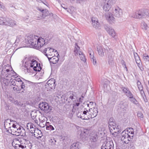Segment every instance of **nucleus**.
I'll return each instance as SVG.
<instances>
[{"instance_id":"f257e3e1","label":"nucleus","mask_w":149,"mask_h":149,"mask_svg":"<svg viewBox=\"0 0 149 149\" xmlns=\"http://www.w3.org/2000/svg\"><path fill=\"white\" fill-rule=\"evenodd\" d=\"M21 65L22 70L26 74L31 72L30 68L33 67V70L39 72L41 69L40 64L30 57L24 58L22 61Z\"/></svg>"},{"instance_id":"f03ea898","label":"nucleus","mask_w":149,"mask_h":149,"mask_svg":"<svg viewBox=\"0 0 149 149\" xmlns=\"http://www.w3.org/2000/svg\"><path fill=\"white\" fill-rule=\"evenodd\" d=\"M44 38L36 36H30L26 39V42L29 46L37 49L40 48L47 44Z\"/></svg>"},{"instance_id":"7ed1b4c3","label":"nucleus","mask_w":149,"mask_h":149,"mask_svg":"<svg viewBox=\"0 0 149 149\" xmlns=\"http://www.w3.org/2000/svg\"><path fill=\"white\" fill-rule=\"evenodd\" d=\"M112 14L107 13L106 14V19L110 23H113L115 22V18L113 16L118 18L120 17L123 15V11L119 7L116 6L112 8Z\"/></svg>"},{"instance_id":"20e7f679","label":"nucleus","mask_w":149,"mask_h":149,"mask_svg":"<svg viewBox=\"0 0 149 149\" xmlns=\"http://www.w3.org/2000/svg\"><path fill=\"white\" fill-rule=\"evenodd\" d=\"M9 128H11V133L13 135L17 136H24L25 135V130L24 128L17 124L13 123L12 127H10Z\"/></svg>"},{"instance_id":"39448f33","label":"nucleus","mask_w":149,"mask_h":149,"mask_svg":"<svg viewBox=\"0 0 149 149\" xmlns=\"http://www.w3.org/2000/svg\"><path fill=\"white\" fill-rule=\"evenodd\" d=\"M24 80L22 81V80L18 76L17 77H15V78H11L10 80V86L12 85L13 86H17V87H19V86H21L22 89L24 88L25 87V84L28 81L23 79Z\"/></svg>"},{"instance_id":"423d86ee","label":"nucleus","mask_w":149,"mask_h":149,"mask_svg":"<svg viewBox=\"0 0 149 149\" xmlns=\"http://www.w3.org/2000/svg\"><path fill=\"white\" fill-rule=\"evenodd\" d=\"M10 69H11L9 65H7L4 68H3L1 72V77L5 79L7 77H12V78H15V77L14 75H12L11 73L12 72V70H10Z\"/></svg>"},{"instance_id":"0eeeda50","label":"nucleus","mask_w":149,"mask_h":149,"mask_svg":"<svg viewBox=\"0 0 149 149\" xmlns=\"http://www.w3.org/2000/svg\"><path fill=\"white\" fill-rule=\"evenodd\" d=\"M97 50L99 56H102L104 55V52L106 51L107 54H109L111 53H113V50L109 48L108 46L105 45V47L104 48L101 46H98L97 47Z\"/></svg>"},{"instance_id":"6e6552de","label":"nucleus","mask_w":149,"mask_h":149,"mask_svg":"<svg viewBox=\"0 0 149 149\" xmlns=\"http://www.w3.org/2000/svg\"><path fill=\"white\" fill-rule=\"evenodd\" d=\"M38 105L39 108L46 113L50 112L52 109V107L49 105L47 103L45 102H41Z\"/></svg>"},{"instance_id":"1a4fd4ad","label":"nucleus","mask_w":149,"mask_h":149,"mask_svg":"<svg viewBox=\"0 0 149 149\" xmlns=\"http://www.w3.org/2000/svg\"><path fill=\"white\" fill-rule=\"evenodd\" d=\"M104 27L108 33L114 38L115 41H116L118 38L117 37V34L114 30L111 27L107 25H104Z\"/></svg>"},{"instance_id":"9d476101","label":"nucleus","mask_w":149,"mask_h":149,"mask_svg":"<svg viewBox=\"0 0 149 149\" xmlns=\"http://www.w3.org/2000/svg\"><path fill=\"white\" fill-rule=\"evenodd\" d=\"M90 131L88 129H83L79 131L80 138L82 139L87 140L90 136Z\"/></svg>"},{"instance_id":"9b49d317","label":"nucleus","mask_w":149,"mask_h":149,"mask_svg":"<svg viewBox=\"0 0 149 149\" xmlns=\"http://www.w3.org/2000/svg\"><path fill=\"white\" fill-rule=\"evenodd\" d=\"M146 14L144 11L142 10H139L135 13H132L130 15L131 17L137 19H139L145 17Z\"/></svg>"},{"instance_id":"f8f14e48","label":"nucleus","mask_w":149,"mask_h":149,"mask_svg":"<svg viewBox=\"0 0 149 149\" xmlns=\"http://www.w3.org/2000/svg\"><path fill=\"white\" fill-rule=\"evenodd\" d=\"M121 135L122 136L121 138L122 141L126 144L128 143L129 141L132 139V136L128 135L127 133H126V131H123L121 134Z\"/></svg>"},{"instance_id":"ddd939ff","label":"nucleus","mask_w":149,"mask_h":149,"mask_svg":"<svg viewBox=\"0 0 149 149\" xmlns=\"http://www.w3.org/2000/svg\"><path fill=\"white\" fill-rule=\"evenodd\" d=\"M55 80L53 78H52L48 80L45 85V87L48 90H51L52 89H54L55 87Z\"/></svg>"},{"instance_id":"4468645a","label":"nucleus","mask_w":149,"mask_h":149,"mask_svg":"<svg viewBox=\"0 0 149 149\" xmlns=\"http://www.w3.org/2000/svg\"><path fill=\"white\" fill-rule=\"evenodd\" d=\"M113 146L112 141H107L102 145L101 149H113Z\"/></svg>"},{"instance_id":"2eb2a0df","label":"nucleus","mask_w":149,"mask_h":149,"mask_svg":"<svg viewBox=\"0 0 149 149\" xmlns=\"http://www.w3.org/2000/svg\"><path fill=\"white\" fill-rule=\"evenodd\" d=\"M137 85L138 86V88L140 92V94L141 95L142 97L144 99L145 102H146V100H145V98L146 97V96L145 93L143 90V85L141 83V82L139 80H138L137 82Z\"/></svg>"},{"instance_id":"dca6fc26","label":"nucleus","mask_w":149,"mask_h":149,"mask_svg":"<svg viewBox=\"0 0 149 149\" xmlns=\"http://www.w3.org/2000/svg\"><path fill=\"white\" fill-rule=\"evenodd\" d=\"M88 116L90 118H93L97 115L98 112L97 109L96 108L93 107L89 109Z\"/></svg>"},{"instance_id":"f3484780","label":"nucleus","mask_w":149,"mask_h":149,"mask_svg":"<svg viewBox=\"0 0 149 149\" xmlns=\"http://www.w3.org/2000/svg\"><path fill=\"white\" fill-rule=\"evenodd\" d=\"M55 49H53L52 48L47 47L45 48L43 50L44 54L48 58V56H51L52 55V53L55 52Z\"/></svg>"},{"instance_id":"a211bd4d","label":"nucleus","mask_w":149,"mask_h":149,"mask_svg":"<svg viewBox=\"0 0 149 149\" xmlns=\"http://www.w3.org/2000/svg\"><path fill=\"white\" fill-rule=\"evenodd\" d=\"M112 5L108 1H105L104 3L103 9L104 10L106 11H108L110 9Z\"/></svg>"},{"instance_id":"6ab92c4d","label":"nucleus","mask_w":149,"mask_h":149,"mask_svg":"<svg viewBox=\"0 0 149 149\" xmlns=\"http://www.w3.org/2000/svg\"><path fill=\"white\" fill-rule=\"evenodd\" d=\"M59 55L58 54L56 56H54L52 57H48L49 61L50 62L52 63L53 64H56L57 63L59 60Z\"/></svg>"},{"instance_id":"aec40b11","label":"nucleus","mask_w":149,"mask_h":149,"mask_svg":"<svg viewBox=\"0 0 149 149\" xmlns=\"http://www.w3.org/2000/svg\"><path fill=\"white\" fill-rule=\"evenodd\" d=\"M24 143L22 142V144L24 146L23 149H31L32 144L30 141L23 140ZM22 142H23L22 141Z\"/></svg>"},{"instance_id":"412c9836","label":"nucleus","mask_w":149,"mask_h":149,"mask_svg":"<svg viewBox=\"0 0 149 149\" xmlns=\"http://www.w3.org/2000/svg\"><path fill=\"white\" fill-rule=\"evenodd\" d=\"M92 24L93 27L96 29H98L100 26V23L97 19L92 18Z\"/></svg>"},{"instance_id":"4be33fe9","label":"nucleus","mask_w":149,"mask_h":149,"mask_svg":"<svg viewBox=\"0 0 149 149\" xmlns=\"http://www.w3.org/2000/svg\"><path fill=\"white\" fill-rule=\"evenodd\" d=\"M134 58L136 60V62L137 64V65L139 68H140L142 65V63L140 60V58L138 54L136 53H134Z\"/></svg>"},{"instance_id":"5701e85b","label":"nucleus","mask_w":149,"mask_h":149,"mask_svg":"<svg viewBox=\"0 0 149 149\" xmlns=\"http://www.w3.org/2000/svg\"><path fill=\"white\" fill-rule=\"evenodd\" d=\"M69 95H68V99L69 100H72L73 101H76V99H77V95L75 93H74L71 92H69Z\"/></svg>"},{"instance_id":"b1692460","label":"nucleus","mask_w":149,"mask_h":149,"mask_svg":"<svg viewBox=\"0 0 149 149\" xmlns=\"http://www.w3.org/2000/svg\"><path fill=\"white\" fill-rule=\"evenodd\" d=\"M34 136L37 138H40L42 136V134L41 131L38 128L36 129V131L33 132Z\"/></svg>"},{"instance_id":"393cba45","label":"nucleus","mask_w":149,"mask_h":149,"mask_svg":"<svg viewBox=\"0 0 149 149\" xmlns=\"http://www.w3.org/2000/svg\"><path fill=\"white\" fill-rule=\"evenodd\" d=\"M80 47L78 46L77 43L75 44V48L74 50V54L75 56H77L82 53L80 50Z\"/></svg>"},{"instance_id":"a878e982","label":"nucleus","mask_w":149,"mask_h":149,"mask_svg":"<svg viewBox=\"0 0 149 149\" xmlns=\"http://www.w3.org/2000/svg\"><path fill=\"white\" fill-rule=\"evenodd\" d=\"M80 145L81 144L78 142L73 143L71 146L70 149H79Z\"/></svg>"},{"instance_id":"bb28decb","label":"nucleus","mask_w":149,"mask_h":149,"mask_svg":"<svg viewBox=\"0 0 149 149\" xmlns=\"http://www.w3.org/2000/svg\"><path fill=\"white\" fill-rule=\"evenodd\" d=\"M16 22L13 20H7L6 25L13 26L16 25Z\"/></svg>"},{"instance_id":"cd10ccee","label":"nucleus","mask_w":149,"mask_h":149,"mask_svg":"<svg viewBox=\"0 0 149 149\" xmlns=\"http://www.w3.org/2000/svg\"><path fill=\"white\" fill-rule=\"evenodd\" d=\"M90 140L91 142H95L96 141L97 139V137L96 134H94L92 135H90Z\"/></svg>"},{"instance_id":"c85d7f7f","label":"nucleus","mask_w":149,"mask_h":149,"mask_svg":"<svg viewBox=\"0 0 149 149\" xmlns=\"http://www.w3.org/2000/svg\"><path fill=\"white\" fill-rule=\"evenodd\" d=\"M49 144L52 146L56 145V141L55 139L54 138H51L49 141Z\"/></svg>"},{"instance_id":"c756f323","label":"nucleus","mask_w":149,"mask_h":149,"mask_svg":"<svg viewBox=\"0 0 149 149\" xmlns=\"http://www.w3.org/2000/svg\"><path fill=\"white\" fill-rule=\"evenodd\" d=\"M20 144H16L14 146L15 149H23L24 146L22 144V141H21Z\"/></svg>"},{"instance_id":"7c9ffc66","label":"nucleus","mask_w":149,"mask_h":149,"mask_svg":"<svg viewBox=\"0 0 149 149\" xmlns=\"http://www.w3.org/2000/svg\"><path fill=\"white\" fill-rule=\"evenodd\" d=\"M143 58L145 62L149 63V56L146 54H144L143 55Z\"/></svg>"},{"instance_id":"2f4dec72","label":"nucleus","mask_w":149,"mask_h":149,"mask_svg":"<svg viewBox=\"0 0 149 149\" xmlns=\"http://www.w3.org/2000/svg\"><path fill=\"white\" fill-rule=\"evenodd\" d=\"M6 21L5 18L0 17V25H6Z\"/></svg>"},{"instance_id":"473e14b6","label":"nucleus","mask_w":149,"mask_h":149,"mask_svg":"<svg viewBox=\"0 0 149 149\" xmlns=\"http://www.w3.org/2000/svg\"><path fill=\"white\" fill-rule=\"evenodd\" d=\"M126 133H127L128 135L130 136H132V138H133L134 136V132L133 129L132 128H129L127 131H126Z\"/></svg>"},{"instance_id":"72a5a7b5","label":"nucleus","mask_w":149,"mask_h":149,"mask_svg":"<svg viewBox=\"0 0 149 149\" xmlns=\"http://www.w3.org/2000/svg\"><path fill=\"white\" fill-rule=\"evenodd\" d=\"M129 100L132 102L133 103L135 104H137L138 103L137 101L136 100L135 98L133 97V95H132V96H130L129 97Z\"/></svg>"},{"instance_id":"f704fd0d","label":"nucleus","mask_w":149,"mask_h":149,"mask_svg":"<svg viewBox=\"0 0 149 149\" xmlns=\"http://www.w3.org/2000/svg\"><path fill=\"white\" fill-rule=\"evenodd\" d=\"M89 111L86 110V109H84V111H83V114L84 116L85 117V120L87 119L88 118L89 119L90 118L89 116H88V117L87 116V113L88 114Z\"/></svg>"},{"instance_id":"c9c22d12","label":"nucleus","mask_w":149,"mask_h":149,"mask_svg":"<svg viewBox=\"0 0 149 149\" xmlns=\"http://www.w3.org/2000/svg\"><path fill=\"white\" fill-rule=\"evenodd\" d=\"M42 12V17L44 18L45 17L47 16L49 13V11L47 10H40Z\"/></svg>"},{"instance_id":"e433bc0d","label":"nucleus","mask_w":149,"mask_h":149,"mask_svg":"<svg viewBox=\"0 0 149 149\" xmlns=\"http://www.w3.org/2000/svg\"><path fill=\"white\" fill-rule=\"evenodd\" d=\"M141 27L142 29L146 30L147 29V25L144 22H141Z\"/></svg>"},{"instance_id":"4c0bfd02","label":"nucleus","mask_w":149,"mask_h":149,"mask_svg":"<svg viewBox=\"0 0 149 149\" xmlns=\"http://www.w3.org/2000/svg\"><path fill=\"white\" fill-rule=\"evenodd\" d=\"M79 56L81 60L85 62H86V60L84 55L83 54L82 52L80 54L79 53Z\"/></svg>"},{"instance_id":"58836bf2","label":"nucleus","mask_w":149,"mask_h":149,"mask_svg":"<svg viewBox=\"0 0 149 149\" xmlns=\"http://www.w3.org/2000/svg\"><path fill=\"white\" fill-rule=\"evenodd\" d=\"M137 116L141 120H143V115L142 113L141 112H138L137 114Z\"/></svg>"},{"instance_id":"ea45409f","label":"nucleus","mask_w":149,"mask_h":149,"mask_svg":"<svg viewBox=\"0 0 149 149\" xmlns=\"http://www.w3.org/2000/svg\"><path fill=\"white\" fill-rule=\"evenodd\" d=\"M26 127L27 129L29 130L31 128H32L35 127V125H34L32 123H28L26 125Z\"/></svg>"},{"instance_id":"a19ab883","label":"nucleus","mask_w":149,"mask_h":149,"mask_svg":"<svg viewBox=\"0 0 149 149\" xmlns=\"http://www.w3.org/2000/svg\"><path fill=\"white\" fill-rule=\"evenodd\" d=\"M121 107L123 109L126 108L127 107V104L126 102H123L122 101L120 103Z\"/></svg>"},{"instance_id":"79ce46f5","label":"nucleus","mask_w":149,"mask_h":149,"mask_svg":"<svg viewBox=\"0 0 149 149\" xmlns=\"http://www.w3.org/2000/svg\"><path fill=\"white\" fill-rule=\"evenodd\" d=\"M46 130H54V127L51 125L47 126L46 127Z\"/></svg>"},{"instance_id":"37998d69","label":"nucleus","mask_w":149,"mask_h":149,"mask_svg":"<svg viewBox=\"0 0 149 149\" xmlns=\"http://www.w3.org/2000/svg\"><path fill=\"white\" fill-rule=\"evenodd\" d=\"M113 124H114V123L113 122V120L112 118H111L109 119V127H111L112 125Z\"/></svg>"},{"instance_id":"c03bdc74","label":"nucleus","mask_w":149,"mask_h":149,"mask_svg":"<svg viewBox=\"0 0 149 149\" xmlns=\"http://www.w3.org/2000/svg\"><path fill=\"white\" fill-rule=\"evenodd\" d=\"M114 124H113V125H112V127H111V128H112V129H113L114 130H116V132H117L119 130V128L118 127V126H117L116 125H114Z\"/></svg>"},{"instance_id":"a18cd8bd","label":"nucleus","mask_w":149,"mask_h":149,"mask_svg":"<svg viewBox=\"0 0 149 149\" xmlns=\"http://www.w3.org/2000/svg\"><path fill=\"white\" fill-rule=\"evenodd\" d=\"M125 94L127 97H129L132 96V95H133L131 92L129 90H128V91H127Z\"/></svg>"},{"instance_id":"49530a36","label":"nucleus","mask_w":149,"mask_h":149,"mask_svg":"<svg viewBox=\"0 0 149 149\" xmlns=\"http://www.w3.org/2000/svg\"><path fill=\"white\" fill-rule=\"evenodd\" d=\"M94 55V53L93 52L89 53L90 56L91 60L95 58Z\"/></svg>"},{"instance_id":"de8ad7c7","label":"nucleus","mask_w":149,"mask_h":149,"mask_svg":"<svg viewBox=\"0 0 149 149\" xmlns=\"http://www.w3.org/2000/svg\"><path fill=\"white\" fill-rule=\"evenodd\" d=\"M81 114V111H77L76 114V116L77 117L79 118H80Z\"/></svg>"},{"instance_id":"09e8293b","label":"nucleus","mask_w":149,"mask_h":149,"mask_svg":"<svg viewBox=\"0 0 149 149\" xmlns=\"http://www.w3.org/2000/svg\"><path fill=\"white\" fill-rule=\"evenodd\" d=\"M122 90L124 93L125 94L129 90V89L128 88L123 87L122 88Z\"/></svg>"},{"instance_id":"8fccbe9b","label":"nucleus","mask_w":149,"mask_h":149,"mask_svg":"<svg viewBox=\"0 0 149 149\" xmlns=\"http://www.w3.org/2000/svg\"><path fill=\"white\" fill-rule=\"evenodd\" d=\"M36 128H35V127H34L32 128H31L30 130H29L30 131V132L31 133H33V132L34 131H36Z\"/></svg>"},{"instance_id":"3c124183","label":"nucleus","mask_w":149,"mask_h":149,"mask_svg":"<svg viewBox=\"0 0 149 149\" xmlns=\"http://www.w3.org/2000/svg\"><path fill=\"white\" fill-rule=\"evenodd\" d=\"M91 60V61L93 62V63L94 65H95L96 64V60L95 58L92 59Z\"/></svg>"},{"instance_id":"603ef678","label":"nucleus","mask_w":149,"mask_h":149,"mask_svg":"<svg viewBox=\"0 0 149 149\" xmlns=\"http://www.w3.org/2000/svg\"><path fill=\"white\" fill-rule=\"evenodd\" d=\"M61 7H62L64 9L66 10L68 9V8L66 6V5H65L64 4H62L61 5Z\"/></svg>"},{"instance_id":"864d4df0","label":"nucleus","mask_w":149,"mask_h":149,"mask_svg":"<svg viewBox=\"0 0 149 149\" xmlns=\"http://www.w3.org/2000/svg\"><path fill=\"white\" fill-rule=\"evenodd\" d=\"M9 120H5L4 122V127L5 128H6V125H7V123H8L9 125H10V123H9V122H8V121Z\"/></svg>"},{"instance_id":"5fc2aeb1","label":"nucleus","mask_w":149,"mask_h":149,"mask_svg":"<svg viewBox=\"0 0 149 149\" xmlns=\"http://www.w3.org/2000/svg\"><path fill=\"white\" fill-rule=\"evenodd\" d=\"M81 115L80 118L83 120H85V117L84 116L83 114V111H81Z\"/></svg>"},{"instance_id":"6e6d98bb","label":"nucleus","mask_w":149,"mask_h":149,"mask_svg":"<svg viewBox=\"0 0 149 149\" xmlns=\"http://www.w3.org/2000/svg\"><path fill=\"white\" fill-rule=\"evenodd\" d=\"M116 0H109L108 1H109L110 3H111V4L113 5V3H115L116 2Z\"/></svg>"},{"instance_id":"4d7b16f0","label":"nucleus","mask_w":149,"mask_h":149,"mask_svg":"<svg viewBox=\"0 0 149 149\" xmlns=\"http://www.w3.org/2000/svg\"><path fill=\"white\" fill-rule=\"evenodd\" d=\"M113 61V59L112 58H109V64L110 65H112V62Z\"/></svg>"},{"instance_id":"13d9d810","label":"nucleus","mask_w":149,"mask_h":149,"mask_svg":"<svg viewBox=\"0 0 149 149\" xmlns=\"http://www.w3.org/2000/svg\"><path fill=\"white\" fill-rule=\"evenodd\" d=\"M29 19V17L28 16H26L25 17H23V20L25 21H28Z\"/></svg>"},{"instance_id":"bf43d9fd","label":"nucleus","mask_w":149,"mask_h":149,"mask_svg":"<svg viewBox=\"0 0 149 149\" xmlns=\"http://www.w3.org/2000/svg\"><path fill=\"white\" fill-rule=\"evenodd\" d=\"M82 99H81V98L80 97L77 100V102L82 103Z\"/></svg>"},{"instance_id":"052dcab7","label":"nucleus","mask_w":149,"mask_h":149,"mask_svg":"<svg viewBox=\"0 0 149 149\" xmlns=\"http://www.w3.org/2000/svg\"><path fill=\"white\" fill-rule=\"evenodd\" d=\"M109 130H110V132L111 133H113V132H116V131H115L114 132H113V129H112V128H111V127H109Z\"/></svg>"},{"instance_id":"680f3d73","label":"nucleus","mask_w":149,"mask_h":149,"mask_svg":"<svg viewBox=\"0 0 149 149\" xmlns=\"http://www.w3.org/2000/svg\"><path fill=\"white\" fill-rule=\"evenodd\" d=\"M81 103L80 102H75V104H74V107L75 106H77V107L79 106L80 104Z\"/></svg>"},{"instance_id":"e2e57ef3","label":"nucleus","mask_w":149,"mask_h":149,"mask_svg":"<svg viewBox=\"0 0 149 149\" xmlns=\"http://www.w3.org/2000/svg\"><path fill=\"white\" fill-rule=\"evenodd\" d=\"M14 104H15L17 105H20V104H19V102H18L17 100H15L14 102Z\"/></svg>"},{"instance_id":"0e129e2a","label":"nucleus","mask_w":149,"mask_h":149,"mask_svg":"<svg viewBox=\"0 0 149 149\" xmlns=\"http://www.w3.org/2000/svg\"><path fill=\"white\" fill-rule=\"evenodd\" d=\"M19 41H20V39H19V38H16V39L15 40V43H18V42H19Z\"/></svg>"},{"instance_id":"69168bd1","label":"nucleus","mask_w":149,"mask_h":149,"mask_svg":"<svg viewBox=\"0 0 149 149\" xmlns=\"http://www.w3.org/2000/svg\"><path fill=\"white\" fill-rule=\"evenodd\" d=\"M41 2L43 3L45 5H46L45 3H46V1L45 0H41V1H40V2Z\"/></svg>"},{"instance_id":"338daca9","label":"nucleus","mask_w":149,"mask_h":149,"mask_svg":"<svg viewBox=\"0 0 149 149\" xmlns=\"http://www.w3.org/2000/svg\"><path fill=\"white\" fill-rule=\"evenodd\" d=\"M67 11L70 13H72V11L70 9H67L66 10Z\"/></svg>"},{"instance_id":"774afa93","label":"nucleus","mask_w":149,"mask_h":149,"mask_svg":"<svg viewBox=\"0 0 149 149\" xmlns=\"http://www.w3.org/2000/svg\"><path fill=\"white\" fill-rule=\"evenodd\" d=\"M130 149H135V147L134 146H132V147L130 148Z\"/></svg>"}]
</instances>
